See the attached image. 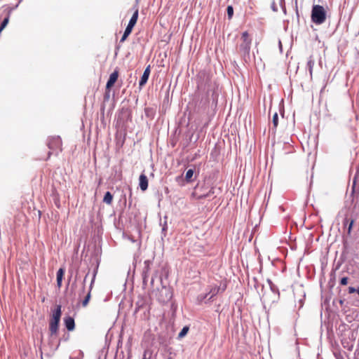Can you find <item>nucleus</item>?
<instances>
[{
    "label": "nucleus",
    "mask_w": 359,
    "mask_h": 359,
    "mask_svg": "<svg viewBox=\"0 0 359 359\" xmlns=\"http://www.w3.org/2000/svg\"><path fill=\"white\" fill-rule=\"evenodd\" d=\"M241 40V43L238 47V52L243 57H249L252 39L250 38L248 32L245 31L242 33Z\"/></svg>",
    "instance_id": "3"
},
{
    "label": "nucleus",
    "mask_w": 359,
    "mask_h": 359,
    "mask_svg": "<svg viewBox=\"0 0 359 359\" xmlns=\"http://www.w3.org/2000/svg\"><path fill=\"white\" fill-rule=\"evenodd\" d=\"M355 291V289L354 287H350L348 288L349 293H353Z\"/></svg>",
    "instance_id": "25"
},
{
    "label": "nucleus",
    "mask_w": 359,
    "mask_h": 359,
    "mask_svg": "<svg viewBox=\"0 0 359 359\" xmlns=\"http://www.w3.org/2000/svg\"><path fill=\"white\" fill-rule=\"evenodd\" d=\"M226 285L225 284L222 287L218 285H213L211 287L209 293L207 294L204 298H206L208 295H210L209 299H211L215 296H216L220 291L224 292L226 290Z\"/></svg>",
    "instance_id": "5"
},
{
    "label": "nucleus",
    "mask_w": 359,
    "mask_h": 359,
    "mask_svg": "<svg viewBox=\"0 0 359 359\" xmlns=\"http://www.w3.org/2000/svg\"><path fill=\"white\" fill-rule=\"evenodd\" d=\"M150 74V66H148L144 71V73L140 80L139 85L143 86L147 82Z\"/></svg>",
    "instance_id": "7"
},
{
    "label": "nucleus",
    "mask_w": 359,
    "mask_h": 359,
    "mask_svg": "<svg viewBox=\"0 0 359 359\" xmlns=\"http://www.w3.org/2000/svg\"><path fill=\"white\" fill-rule=\"evenodd\" d=\"M353 224V221L352 220V221L351 222V223L349 224V226H348V234L351 233V229H352Z\"/></svg>",
    "instance_id": "23"
},
{
    "label": "nucleus",
    "mask_w": 359,
    "mask_h": 359,
    "mask_svg": "<svg viewBox=\"0 0 359 359\" xmlns=\"http://www.w3.org/2000/svg\"><path fill=\"white\" fill-rule=\"evenodd\" d=\"M64 322H65L66 328L69 331H72L74 330L75 323H74V320L73 318H72L70 316L66 317L64 319Z\"/></svg>",
    "instance_id": "8"
},
{
    "label": "nucleus",
    "mask_w": 359,
    "mask_h": 359,
    "mask_svg": "<svg viewBox=\"0 0 359 359\" xmlns=\"http://www.w3.org/2000/svg\"><path fill=\"white\" fill-rule=\"evenodd\" d=\"M65 274V269L63 268L59 269L57 272V285L58 287L62 286V281Z\"/></svg>",
    "instance_id": "11"
},
{
    "label": "nucleus",
    "mask_w": 359,
    "mask_h": 359,
    "mask_svg": "<svg viewBox=\"0 0 359 359\" xmlns=\"http://www.w3.org/2000/svg\"><path fill=\"white\" fill-rule=\"evenodd\" d=\"M138 15H139V9H138L137 6H136L135 8H134V12H133V14L128 22V25L135 27V25H136L137 21L138 20Z\"/></svg>",
    "instance_id": "10"
},
{
    "label": "nucleus",
    "mask_w": 359,
    "mask_h": 359,
    "mask_svg": "<svg viewBox=\"0 0 359 359\" xmlns=\"http://www.w3.org/2000/svg\"><path fill=\"white\" fill-rule=\"evenodd\" d=\"M93 282H94V280H93L92 282H91L89 290H88L86 297L84 298V299L82 302V306L83 307H86L88 305L90 299V297H91V290H92V288H93Z\"/></svg>",
    "instance_id": "12"
},
{
    "label": "nucleus",
    "mask_w": 359,
    "mask_h": 359,
    "mask_svg": "<svg viewBox=\"0 0 359 359\" xmlns=\"http://www.w3.org/2000/svg\"><path fill=\"white\" fill-rule=\"evenodd\" d=\"M213 194H214V188H211L210 189V191L206 194L199 195V196H198L197 198L198 199H203V198H205L206 197L210 196Z\"/></svg>",
    "instance_id": "19"
},
{
    "label": "nucleus",
    "mask_w": 359,
    "mask_h": 359,
    "mask_svg": "<svg viewBox=\"0 0 359 359\" xmlns=\"http://www.w3.org/2000/svg\"><path fill=\"white\" fill-rule=\"evenodd\" d=\"M314 64H315L314 60L311 57L307 62V67H308L311 76L313 74V69Z\"/></svg>",
    "instance_id": "15"
},
{
    "label": "nucleus",
    "mask_w": 359,
    "mask_h": 359,
    "mask_svg": "<svg viewBox=\"0 0 359 359\" xmlns=\"http://www.w3.org/2000/svg\"><path fill=\"white\" fill-rule=\"evenodd\" d=\"M194 172V171L193 169H189L187 171L186 175H185V180L187 182H191L192 181V177H193Z\"/></svg>",
    "instance_id": "16"
},
{
    "label": "nucleus",
    "mask_w": 359,
    "mask_h": 359,
    "mask_svg": "<svg viewBox=\"0 0 359 359\" xmlns=\"http://www.w3.org/2000/svg\"><path fill=\"white\" fill-rule=\"evenodd\" d=\"M46 144L50 150L47 158H49L52 154L57 155L62 150V142L60 136L48 137Z\"/></svg>",
    "instance_id": "2"
},
{
    "label": "nucleus",
    "mask_w": 359,
    "mask_h": 359,
    "mask_svg": "<svg viewBox=\"0 0 359 359\" xmlns=\"http://www.w3.org/2000/svg\"><path fill=\"white\" fill-rule=\"evenodd\" d=\"M147 353H148V351H145L144 353V355H143V359H149L150 358V355L149 356V358H147Z\"/></svg>",
    "instance_id": "24"
},
{
    "label": "nucleus",
    "mask_w": 359,
    "mask_h": 359,
    "mask_svg": "<svg viewBox=\"0 0 359 359\" xmlns=\"http://www.w3.org/2000/svg\"><path fill=\"white\" fill-rule=\"evenodd\" d=\"M112 201H113L112 194L109 191L106 192L104 194V198H103V202L108 205H111L112 203Z\"/></svg>",
    "instance_id": "14"
},
{
    "label": "nucleus",
    "mask_w": 359,
    "mask_h": 359,
    "mask_svg": "<svg viewBox=\"0 0 359 359\" xmlns=\"http://www.w3.org/2000/svg\"><path fill=\"white\" fill-rule=\"evenodd\" d=\"M118 77V72L115 70L111 74L109 80L107 81L106 88L109 90L116 83Z\"/></svg>",
    "instance_id": "6"
},
{
    "label": "nucleus",
    "mask_w": 359,
    "mask_h": 359,
    "mask_svg": "<svg viewBox=\"0 0 359 359\" xmlns=\"http://www.w3.org/2000/svg\"><path fill=\"white\" fill-rule=\"evenodd\" d=\"M86 277H87V276L85 277V278L83 280V290H85V282H86Z\"/></svg>",
    "instance_id": "27"
},
{
    "label": "nucleus",
    "mask_w": 359,
    "mask_h": 359,
    "mask_svg": "<svg viewBox=\"0 0 359 359\" xmlns=\"http://www.w3.org/2000/svg\"><path fill=\"white\" fill-rule=\"evenodd\" d=\"M312 21L317 24H323L326 20V13L322 6L316 5L312 8L311 13Z\"/></svg>",
    "instance_id": "4"
},
{
    "label": "nucleus",
    "mask_w": 359,
    "mask_h": 359,
    "mask_svg": "<svg viewBox=\"0 0 359 359\" xmlns=\"http://www.w3.org/2000/svg\"><path fill=\"white\" fill-rule=\"evenodd\" d=\"M9 21V17H7L4 18L3 22H1V25L0 26V33L2 32V30L6 27Z\"/></svg>",
    "instance_id": "21"
},
{
    "label": "nucleus",
    "mask_w": 359,
    "mask_h": 359,
    "mask_svg": "<svg viewBox=\"0 0 359 359\" xmlns=\"http://www.w3.org/2000/svg\"><path fill=\"white\" fill-rule=\"evenodd\" d=\"M61 316V306L57 305L56 309L53 312V314L49 321V332L50 337L57 335Z\"/></svg>",
    "instance_id": "1"
},
{
    "label": "nucleus",
    "mask_w": 359,
    "mask_h": 359,
    "mask_svg": "<svg viewBox=\"0 0 359 359\" xmlns=\"http://www.w3.org/2000/svg\"><path fill=\"white\" fill-rule=\"evenodd\" d=\"M356 180H357V175H355V177L353 179V187H355V185L356 184Z\"/></svg>",
    "instance_id": "26"
},
{
    "label": "nucleus",
    "mask_w": 359,
    "mask_h": 359,
    "mask_svg": "<svg viewBox=\"0 0 359 359\" xmlns=\"http://www.w3.org/2000/svg\"><path fill=\"white\" fill-rule=\"evenodd\" d=\"M133 27H134L133 26L128 24V25L125 29V32L121 39V42H123L128 38V36L131 34Z\"/></svg>",
    "instance_id": "13"
},
{
    "label": "nucleus",
    "mask_w": 359,
    "mask_h": 359,
    "mask_svg": "<svg viewBox=\"0 0 359 359\" xmlns=\"http://www.w3.org/2000/svg\"><path fill=\"white\" fill-rule=\"evenodd\" d=\"M348 280L347 277H343L340 280V283L343 285H346L348 284Z\"/></svg>",
    "instance_id": "22"
},
{
    "label": "nucleus",
    "mask_w": 359,
    "mask_h": 359,
    "mask_svg": "<svg viewBox=\"0 0 359 359\" xmlns=\"http://www.w3.org/2000/svg\"><path fill=\"white\" fill-rule=\"evenodd\" d=\"M140 187L142 191H145L148 188V179L144 174H141L140 176Z\"/></svg>",
    "instance_id": "9"
},
{
    "label": "nucleus",
    "mask_w": 359,
    "mask_h": 359,
    "mask_svg": "<svg viewBox=\"0 0 359 359\" xmlns=\"http://www.w3.org/2000/svg\"><path fill=\"white\" fill-rule=\"evenodd\" d=\"M272 123L273 126V129L276 130L278 125V115L277 112H275L273 114Z\"/></svg>",
    "instance_id": "17"
},
{
    "label": "nucleus",
    "mask_w": 359,
    "mask_h": 359,
    "mask_svg": "<svg viewBox=\"0 0 359 359\" xmlns=\"http://www.w3.org/2000/svg\"><path fill=\"white\" fill-rule=\"evenodd\" d=\"M229 19H231L233 15V8L232 6H228L226 8Z\"/></svg>",
    "instance_id": "20"
},
{
    "label": "nucleus",
    "mask_w": 359,
    "mask_h": 359,
    "mask_svg": "<svg viewBox=\"0 0 359 359\" xmlns=\"http://www.w3.org/2000/svg\"><path fill=\"white\" fill-rule=\"evenodd\" d=\"M356 291H357V293H358V295H359V287L357 289V290H356Z\"/></svg>",
    "instance_id": "28"
},
{
    "label": "nucleus",
    "mask_w": 359,
    "mask_h": 359,
    "mask_svg": "<svg viewBox=\"0 0 359 359\" xmlns=\"http://www.w3.org/2000/svg\"><path fill=\"white\" fill-rule=\"evenodd\" d=\"M189 327L188 326H184L180 332L178 334V338L182 339L185 337L189 332Z\"/></svg>",
    "instance_id": "18"
}]
</instances>
